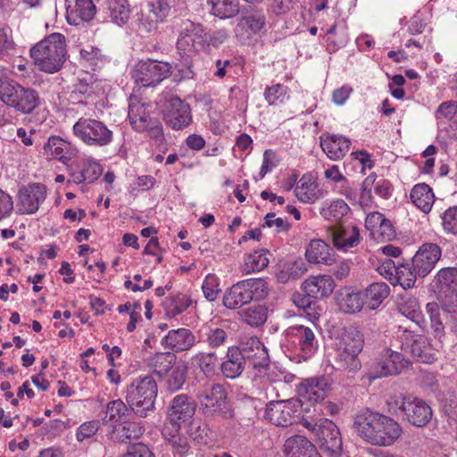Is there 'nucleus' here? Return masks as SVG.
I'll use <instances>...</instances> for the list:
<instances>
[{
  "label": "nucleus",
  "instance_id": "f257e3e1",
  "mask_svg": "<svg viewBox=\"0 0 457 457\" xmlns=\"http://www.w3.org/2000/svg\"><path fill=\"white\" fill-rule=\"evenodd\" d=\"M353 427L360 437L376 446H391L403 433L395 419L369 409L355 415Z\"/></svg>",
  "mask_w": 457,
  "mask_h": 457
},
{
  "label": "nucleus",
  "instance_id": "f03ea898",
  "mask_svg": "<svg viewBox=\"0 0 457 457\" xmlns=\"http://www.w3.org/2000/svg\"><path fill=\"white\" fill-rule=\"evenodd\" d=\"M65 46L64 36L53 33L32 47L30 54L40 71L54 73L65 62Z\"/></svg>",
  "mask_w": 457,
  "mask_h": 457
},
{
  "label": "nucleus",
  "instance_id": "7ed1b4c3",
  "mask_svg": "<svg viewBox=\"0 0 457 457\" xmlns=\"http://www.w3.org/2000/svg\"><path fill=\"white\" fill-rule=\"evenodd\" d=\"M0 100L25 114L31 113L40 104V97L36 90L21 87L13 80L1 78Z\"/></svg>",
  "mask_w": 457,
  "mask_h": 457
},
{
  "label": "nucleus",
  "instance_id": "20e7f679",
  "mask_svg": "<svg viewBox=\"0 0 457 457\" xmlns=\"http://www.w3.org/2000/svg\"><path fill=\"white\" fill-rule=\"evenodd\" d=\"M268 295V286L262 278H249L234 284L223 295V305L238 309L252 301H260Z\"/></svg>",
  "mask_w": 457,
  "mask_h": 457
},
{
  "label": "nucleus",
  "instance_id": "39448f33",
  "mask_svg": "<svg viewBox=\"0 0 457 457\" xmlns=\"http://www.w3.org/2000/svg\"><path fill=\"white\" fill-rule=\"evenodd\" d=\"M158 387L152 377H145L132 382L127 388L126 400L133 413L145 418L153 411Z\"/></svg>",
  "mask_w": 457,
  "mask_h": 457
},
{
  "label": "nucleus",
  "instance_id": "423d86ee",
  "mask_svg": "<svg viewBox=\"0 0 457 457\" xmlns=\"http://www.w3.org/2000/svg\"><path fill=\"white\" fill-rule=\"evenodd\" d=\"M204 415L207 417L231 420L234 411L227 400V394L223 386L212 383L200 390L197 394Z\"/></svg>",
  "mask_w": 457,
  "mask_h": 457
},
{
  "label": "nucleus",
  "instance_id": "0eeeda50",
  "mask_svg": "<svg viewBox=\"0 0 457 457\" xmlns=\"http://www.w3.org/2000/svg\"><path fill=\"white\" fill-rule=\"evenodd\" d=\"M402 419L412 426L423 428L432 419L430 405L423 399L413 395H402L395 401Z\"/></svg>",
  "mask_w": 457,
  "mask_h": 457
},
{
  "label": "nucleus",
  "instance_id": "6e6552de",
  "mask_svg": "<svg viewBox=\"0 0 457 457\" xmlns=\"http://www.w3.org/2000/svg\"><path fill=\"white\" fill-rule=\"evenodd\" d=\"M73 131L76 137L90 146L108 145L113 137L112 131L103 121L90 118L79 119Z\"/></svg>",
  "mask_w": 457,
  "mask_h": 457
},
{
  "label": "nucleus",
  "instance_id": "1a4fd4ad",
  "mask_svg": "<svg viewBox=\"0 0 457 457\" xmlns=\"http://www.w3.org/2000/svg\"><path fill=\"white\" fill-rule=\"evenodd\" d=\"M301 400L271 401L267 404L265 418L275 426L287 427L295 423L301 415Z\"/></svg>",
  "mask_w": 457,
  "mask_h": 457
},
{
  "label": "nucleus",
  "instance_id": "9d476101",
  "mask_svg": "<svg viewBox=\"0 0 457 457\" xmlns=\"http://www.w3.org/2000/svg\"><path fill=\"white\" fill-rule=\"evenodd\" d=\"M320 448L330 457H339L342 452L343 442L337 425L328 419H321L313 427Z\"/></svg>",
  "mask_w": 457,
  "mask_h": 457
},
{
  "label": "nucleus",
  "instance_id": "9b49d317",
  "mask_svg": "<svg viewBox=\"0 0 457 457\" xmlns=\"http://www.w3.org/2000/svg\"><path fill=\"white\" fill-rule=\"evenodd\" d=\"M402 350L410 353L416 361L431 363L436 360L435 349L421 335L405 329L401 337Z\"/></svg>",
  "mask_w": 457,
  "mask_h": 457
},
{
  "label": "nucleus",
  "instance_id": "f8f14e48",
  "mask_svg": "<svg viewBox=\"0 0 457 457\" xmlns=\"http://www.w3.org/2000/svg\"><path fill=\"white\" fill-rule=\"evenodd\" d=\"M170 72V65L154 60L141 62L137 65L134 78L143 87H153L162 81Z\"/></svg>",
  "mask_w": 457,
  "mask_h": 457
},
{
  "label": "nucleus",
  "instance_id": "ddd939ff",
  "mask_svg": "<svg viewBox=\"0 0 457 457\" xmlns=\"http://www.w3.org/2000/svg\"><path fill=\"white\" fill-rule=\"evenodd\" d=\"M318 327L314 322L309 325H296L287 328L288 336L294 337L297 341V347L304 360L314 355L319 348L316 332Z\"/></svg>",
  "mask_w": 457,
  "mask_h": 457
},
{
  "label": "nucleus",
  "instance_id": "4468645a",
  "mask_svg": "<svg viewBox=\"0 0 457 457\" xmlns=\"http://www.w3.org/2000/svg\"><path fill=\"white\" fill-rule=\"evenodd\" d=\"M163 118L173 129H182L187 127L192 121L189 104L179 97H170L165 103Z\"/></svg>",
  "mask_w": 457,
  "mask_h": 457
},
{
  "label": "nucleus",
  "instance_id": "2eb2a0df",
  "mask_svg": "<svg viewBox=\"0 0 457 457\" xmlns=\"http://www.w3.org/2000/svg\"><path fill=\"white\" fill-rule=\"evenodd\" d=\"M245 364L253 369H265L270 365L268 351L260 339L256 337L245 338L238 347Z\"/></svg>",
  "mask_w": 457,
  "mask_h": 457
},
{
  "label": "nucleus",
  "instance_id": "dca6fc26",
  "mask_svg": "<svg viewBox=\"0 0 457 457\" xmlns=\"http://www.w3.org/2000/svg\"><path fill=\"white\" fill-rule=\"evenodd\" d=\"M331 390L330 378L327 377L311 378L305 379L298 386V396L303 401L319 403L323 401Z\"/></svg>",
  "mask_w": 457,
  "mask_h": 457
},
{
  "label": "nucleus",
  "instance_id": "f3484780",
  "mask_svg": "<svg viewBox=\"0 0 457 457\" xmlns=\"http://www.w3.org/2000/svg\"><path fill=\"white\" fill-rule=\"evenodd\" d=\"M441 257V248L436 244H424L412 258L413 270L419 277L427 276Z\"/></svg>",
  "mask_w": 457,
  "mask_h": 457
},
{
  "label": "nucleus",
  "instance_id": "a211bd4d",
  "mask_svg": "<svg viewBox=\"0 0 457 457\" xmlns=\"http://www.w3.org/2000/svg\"><path fill=\"white\" fill-rule=\"evenodd\" d=\"M170 0H154L150 4L148 12L142 15L139 22V29L142 32L151 33L158 28V23L162 22L170 12Z\"/></svg>",
  "mask_w": 457,
  "mask_h": 457
},
{
  "label": "nucleus",
  "instance_id": "6ab92c4d",
  "mask_svg": "<svg viewBox=\"0 0 457 457\" xmlns=\"http://www.w3.org/2000/svg\"><path fill=\"white\" fill-rule=\"evenodd\" d=\"M46 188L44 185L34 183L19 192V210L21 213H34L46 199Z\"/></svg>",
  "mask_w": 457,
  "mask_h": 457
},
{
  "label": "nucleus",
  "instance_id": "aec40b11",
  "mask_svg": "<svg viewBox=\"0 0 457 457\" xmlns=\"http://www.w3.org/2000/svg\"><path fill=\"white\" fill-rule=\"evenodd\" d=\"M195 411V404L190 401L189 396L184 394L178 395L170 403L168 419L175 428H179L181 423L190 420Z\"/></svg>",
  "mask_w": 457,
  "mask_h": 457
},
{
  "label": "nucleus",
  "instance_id": "412c9836",
  "mask_svg": "<svg viewBox=\"0 0 457 457\" xmlns=\"http://www.w3.org/2000/svg\"><path fill=\"white\" fill-rule=\"evenodd\" d=\"M328 232L337 249L347 250L360 242V230L355 225L345 226L342 223H337L328 228Z\"/></svg>",
  "mask_w": 457,
  "mask_h": 457
},
{
  "label": "nucleus",
  "instance_id": "4be33fe9",
  "mask_svg": "<svg viewBox=\"0 0 457 457\" xmlns=\"http://www.w3.org/2000/svg\"><path fill=\"white\" fill-rule=\"evenodd\" d=\"M197 37L179 36L177 40V49L179 58L175 62V69L181 74L182 78H193L192 58L188 54L195 48V42Z\"/></svg>",
  "mask_w": 457,
  "mask_h": 457
},
{
  "label": "nucleus",
  "instance_id": "5701e85b",
  "mask_svg": "<svg viewBox=\"0 0 457 457\" xmlns=\"http://www.w3.org/2000/svg\"><path fill=\"white\" fill-rule=\"evenodd\" d=\"M265 25V16L261 12L255 11L243 15L236 28L235 33L240 40L249 39L253 35L259 33Z\"/></svg>",
  "mask_w": 457,
  "mask_h": 457
},
{
  "label": "nucleus",
  "instance_id": "b1692460",
  "mask_svg": "<svg viewBox=\"0 0 457 457\" xmlns=\"http://www.w3.org/2000/svg\"><path fill=\"white\" fill-rule=\"evenodd\" d=\"M335 287L336 284L329 275L311 277L302 285L304 293L315 300L329 296Z\"/></svg>",
  "mask_w": 457,
  "mask_h": 457
},
{
  "label": "nucleus",
  "instance_id": "393cba45",
  "mask_svg": "<svg viewBox=\"0 0 457 457\" xmlns=\"http://www.w3.org/2000/svg\"><path fill=\"white\" fill-rule=\"evenodd\" d=\"M145 432V427L141 422L132 421L129 419L120 424L114 425L110 431L112 440L120 443H129L138 439Z\"/></svg>",
  "mask_w": 457,
  "mask_h": 457
},
{
  "label": "nucleus",
  "instance_id": "a878e982",
  "mask_svg": "<svg viewBox=\"0 0 457 457\" xmlns=\"http://www.w3.org/2000/svg\"><path fill=\"white\" fill-rule=\"evenodd\" d=\"M284 447L287 457H321L314 445L303 436H291Z\"/></svg>",
  "mask_w": 457,
  "mask_h": 457
},
{
  "label": "nucleus",
  "instance_id": "bb28decb",
  "mask_svg": "<svg viewBox=\"0 0 457 457\" xmlns=\"http://www.w3.org/2000/svg\"><path fill=\"white\" fill-rule=\"evenodd\" d=\"M195 343V336L187 328L172 329L162 340V345L164 347L170 348L175 352L187 351Z\"/></svg>",
  "mask_w": 457,
  "mask_h": 457
},
{
  "label": "nucleus",
  "instance_id": "cd10ccee",
  "mask_svg": "<svg viewBox=\"0 0 457 457\" xmlns=\"http://www.w3.org/2000/svg\"><path fill=\"white\" fill-rule=\"evenodd\" d=\"M245 365V360L243 359L239 348L230 346L228 348L225 360L220 363V371L225 378L234 379L243 373Z\"/></svg>",
  "mask_w": 457,
  "mask_h": 457
},
{
  "label": "nucleus",
  "instance_id": "c85d7f7f",
  "mask_svg": "<svg viewBox=\"0 0 457 457\" xmlns=\"http://www.w3.org/2000/svg\"><path fill=\"white\" fill-rule=\"evenodd\" d=\"M351 142L346 137L337 135L320 137V146L327 156L331 160H339L350 149Z\"/></svg>",
  "mask_w": 457,
  "mask_h": 457
},
{
  "label": "nucleus",
  "instance_id": "c756f323",
  "mask_svg": "<svg viewBox=\"0 0 457 457\" xmlns=\"http://www.w3.org/2000/svg\"><path fill=\"white\" fill-rule=\"evenodd\" d=\"M331 252L333 250L323 240L313 239L306 248L305 257L311 263L331 265L335 261Z\"/></svg>",
  "mask_w": 457,
  "mask_h": 457
},
{
  "label": "nucleus",
  "instance_id": "7c9ffc66",
  "mask_svg": "<svg viewBox=\"0 0 457 457\" xmlns=\"http://www.w3.org/2000/svg\"><path fill=\"white\" fill-rule=\"evenodd\" d=\"M96 12V8L92 0H76L74 8L67 10L66 19L70 24L78 26L93 20Z\"/></svg>",
  "mask_w": 457,
  "mask_h": 457
},
{
  "label": "nucleus",
  "instance_id": "2f4dec72",
  "mask_svg": "<svg viewBox=\"0 0 457 457\" xmlns=\"http://www.w3.org/2000/svg\"><path fill=\"white\" fill-rule=\"evenodd\" d=\"M361 293L364 306L369 310H375L389 295L390 288L386 283L375 282Z\"/></svg>",
  "mask_w": 457,
  "mask_h": 457
},
{
  "label": "nucleus",
  "instance_id": "473e14b6",
  "mask_svg": "<svg viewBox=\"0 0 457 457\" xmlns=\"http://www.w3.org/2000/svg\"><path fill=\"white\" fill-rule=\"evenodd\" d=\"M337 304L345 313H355L364 306L361 292H355L351 288H343L336 296Z\"/></svg>",
  "mask_w": 457,
  "mask_h": 457
},
{
  "label": "nucleus",
  "instance_id": "72a5a7b5",
  "mask_svg": "<svg viewBox=\"0 0 457 457\" xmlns=\"http://www.w3.org/2000/svg\"><path fill=\"white\" fill-rule=\"evenodd\" d=\"M128 117L133 129L137 131H145L154 119L149 117L145 104L131 99L129 105Z\"/></svg>",
  "mask_w": 457,
  "mask_h": 457
},
{
  "label": "nucleus",
  "instance_id": "f704fd0d",
  "mask_svg": "<svg viewBox=\"0 0 457 457\" xmlns=\"http://www.w3.org/2000/svg\"><path fill=\"white\" fill-rule=\"evenodd\" d=\"M132 412L131 408L127 406L121 400H113L107 403L103 421L104 424H110L113 428L114 425L129 419Z\"/></svg>",
  "mask_w": 457,
  "mask_h": 457
},
{
  "label": "nucleus",
  "instance_id": "c9c22d12",
  "mask_svg": "<svg viewBox=\"0 0 457 457\" xmlns=\"http://www.w3.org/2000/svg\"><path fill=\"white\" fill-rule=\"evenodd\" d=\"M176 359L172 353H157L147 360V367L153 374L163 378L174 368Z\"/></svg>",
  "mask_w": 457,
  "mask_h": 457
},
{
  "label": "nucleus",
  "instance_id": "e433bc0d",
  "mask_svg": "<svg viewBox=\"0 0 457 457\" xmlns=\"http://www.w3.org/2000/svg\"><path fill=\"white\" fill-rule=\"evenodd\" d=\"M398 312L407 319L421 327L424 323L423 315L418 300L411 295H403L397 302Z\"/></svg>",
  "mask_w": 457,
  "mask_h": 457
},
{
  "label": "nucleus",
  "instance_id": "4c0bfd02",
  "mask_svg": "<svg viewBox=\"0 0 457 457\" xmlns=\"http://www.w3.org/2000/svg\"><path fill=\"white\" fill-rule=\"evenodd\" d=\"M411 199L417 208L428 213L434 204L435 196L429 186L421 183L414 186L411 192Z\"/></svg>",
  "mask_w": 457,
  "mask_h": 457
},
{
  "label": "nucleus",
  "instance_id": "58836bf2",
  "mask_svg": "<svg viewBox=\"0 0 457 457\" xmlns=\"http://www.w3.org/2000/svg\"><path fill=\"white\" fill-rule=\"evenodd\" d=\"M269 253L270 252L266 249H259L247 254L245 258V263L241 268L242 271L245 274H250L264 270L270 262L268 258Z\"/></svg>",
  "mask_w": 457,
  "mask_h": 457
},
{
  "label": "nucleus",
  "instance_id": "ea45409f",
  "mask_svg": "<svg viewBox=\"0 0 457 457\" xmlns=\"http://www.w3.org/2000/svg\"><path fill=\"white\" fill-rule=\"evenodd\" d=\"M211 12L220 19H229L239 12L238 0H208Z\"/></svg>",
  "mask_w": 457,
  "mask_h": 457
},
{
  "label": "nucleus",
  "instance_id": "a19ab883",
  "mask_svg": "<svg viewBox=\"0 0 457 457\" xmlns=\"http://www.w3.org/2000/svg\"><path fill=\"white\" fill-rule=\"evenodd\" d=\"M80 63L92 71L101 67L106 62V56L96 46H87L80 50Z\"/></svg>",
  "mask_w": 457,
  "mask_h": 457
},
{
  "label": "nucleus",
  "instance_id": "79ce46f5",
  "mask_svg": "<svg viewBox=\"0 0 457 457\" xmlns=\"http://www.w3.org/2000/svg\"><path fill=\"white\" fill-rule=\"evenodd\" d=\"M191 304V300L187 295L178 293L167 297L163 302V307L166 315L169 318H174L178 314L182 313Z\"/></svg>",
  "mask_w": 457,
  "mask_h": 457
},
{
  "label": "nucleus",
  "instance_id": "37998d69",
  "mask_svg": "<svg viewBox=\"0 0 457 457\" xmlns=\"http://www.w3.org/2000/svg\"><path fill=\"white\" fill-rule=\"evenodd\" d=\"M437 293L457 290V268L441 269L436 276Z\"/></svg>",
  "mask_w": 457,
  "mask_h": 457
},
{
  "label": "nucleus",
  "instance_id": "c03bdc74",
  "mask_svg": "<svg viewBox=\"0 0 457 457\" xmlns=\"http://www.w3.org/2000/svg\"><path fill=\"white\" fill-rule=\"evenodd\" d=\"M316 191V184L310 177L303 176L295 188V195L303 203H314L319 198Z\"/></svg>",
  "mask_w": 457,
  "mask_h": 457
},
{
  "label": "nucleus",
  "instance_id": "a18cd8bd",
  "mask_svg": "<svg viewBox=\"0 0 457 457\" xmlns=\"http://www.w3.org/2000/svg\"><path fill=\"white\" fill-rule=\"evenodd\" d=\"M112 20L118 25L125 24L129 18L127 0H106Z\"/></svg>",
  "mask_w": 457,
  "mask_h": 457
},
{
  "label": "nucleus",
  "instance_id": "49530a36",
  "mask_svg": "<svg viewBox=\"0 0 457 457\" xmlns=\"http://www.w3.org/2000/svg\"><path fill=\"white\" fill-rule=\"evenodd\" d=\"M363 337L361 333L354 328H350L345 331L342 337L340 346L352 353H361L363 348Z\"/></svg>",
  "mask_w": 457,
  "mask_h": 457
},
{
  "label": "nucleus",
  "instance_id": "de8ad7c7",
  "mask_svg": "<svg viewBox=\"0 0 457 457\" xmlns=\"http://www.w3.org/2000/svg\"><path fill=\"white\" fill-rule=\"evenodd\" d=\"M201 370L205 375L213 374L220 364L216 353H200L194 357Z\"/></svg>",
  "mask_w": 457,
  "mask_h": 457
},
{
  "label": "nucleus",
  "instance_id": "09e8293b",
  "mask_svg": "<svg viewBox=\"0 0 457 457\" xmlns=\"http://www.w3.org/2000/svg\"><path fill=\"white\" fill-rule=\"evenodd\" d=\"M358 355L359 353H352L346 349L339 347L337 359L338 365L341 369L355 372L361 366Z\"/></svg>",
  "mask_w": 457,
  "mask_h": 457
},
{
  "label": "nucleus",
  "instance_id": "8fccbe9b",
  "mask_svg": "<svg viewBox=\"0 0 457 457\" xmlns=\"http://www.w3.org/2000/svg\"><path fill=\"white\" fill-rule=\"evenodd\" d=\"M187 369L184 365L174 367L166 380L167 389L170 392L179 390L186 381Z\"/></svg>",
  "mask_w": 457,
  "mask_h": 457
},
{
  "label": "nucleus",
  "instance_id": "3c124183",
  "mask_svg": "<svg viewBox=\"0 0 457 457\" xmlns=\"http://www.w3.org/2000/svg\"><path fill=\"white\" fill-rule=\"evenodd\" d=\"M426 308L429 314L434 337L441 341L442 337L445 336V327L440 319L439 307L436 303H428Z\"/></svg>",
  "mask_w": 457,
  "mask_h": 457
},
{
  "label": "nucleus",
  "instance_id": "603ef678",
  "mask_svg": "<svg viewBox=\"0 0 457 457\" xmlns=\"http://www.w3.org/2000/svg\"><path fill=\"white\" fill-rule=\"evenodd\" d=\"M418 274L413 270V267L409 265L398 266L396 271L395 283L400 284L403 288H411L415 281Z\"/></svg>",
  "mask_w": 457,
  "mask_h": 457
},
{
  "label": "nucleus",
  "instance_id": "864d4df0",
  "mask_svg": "<svg viewBox=\"0 0 457 457\" xmlns=\"http://www.w3.org/2000/svg\"><path fill=\"white\" fill-rule=\"evenodd\" d=\"M243 318L247 324L258 327L265 322L267 316L265 310L262 307L258 306L253 309L245 310L243 312Z\"/></svg>",
  "mask_w": 457,
  "mask_h": 457
},
{
  "label": "nucleus",
  "instance_id": "5fc2aeb1",
  "mask_svg": "<svg viewBox=\"0 0 457 457\" xmlns=\"http://www.w3.org/2000/svg\"><path fill=\"white\" fill-rule=\"evenodd\" d=\"M46 146L49 148L52 154L54 155V157L59 161L64 162L65 160H68L64 154L66 149L68 148V144L61 137H50L47 141Z\"/></svg>",
  "mask_w": 457,
  "mask_h": 457
},
{
  "label": "nucleus",
  "instance_id": "6e6d98bb",
  "mask_svg": "<svg viewBox=\"0 0 457 457\" xmlns=\"http://www.w3.org/2000/svg\"><path fill=\"white\" fill-rule=\"evenodd\" d=\"M442 308L448 313H457V289L444 293H437Z\"/></svg>",
  "mask_w": 457,
  "mask_h": 457
},
{
  "label": "nucleus",
  "instance_id": "4d7b16f0",
  "mask_svg": "<svg viewBox=\"0 0 457 457\" xmlns=\"http://www.w3.org/2000/svg\"><path fill=\"white\" fill-rule=\"evenodd\" d=\"M376 375L375 377H387L391 375H395L400 372V367L398 365H395L393 361H390L387 358L378 361L375 366Z\"/></svg>",
  "mask_w": 457,
  "mask_h": 457
},
{
  "label": "nucleus",
  "instance_id": "13d9d810",
  "mask_svg": "<svg viewBox=\"0 0 457 457\" xmlns=\"http://www.w3.org/2000/svg\"><path fill=\"white\" fill-rule=\"evenodd\" d=\"M202 289L204 295V297L210 301H214L218 294L220 293L219 284L216 281V278L212 275H208L202 286Z\"/></svg>",
  "mask_w": 457,
  "mask_h": 457
},
{
  "label": "nucleus",
  "instance_id": "bf43d9fd",
  "mask_svg": "<svg viewBox=\"0 0 457 457\" xmlns=\"http://www.w3.org/2000/svg\"><path fill=\"white\" fill-rule=\"evenodd\" d=\"M99 429L98 421H87L79 426L77 430V440L82 442L86 439L92 437Z\"/></svg>",
  "mask_w": 457,
  "mask_h": 457
},
{
  "label": "nucleus",
  "instance_id": "052dcab7",
  "mask_svg": "<svg viewBox=\"0 0 457 457\" xmlns=\"http://www.w3.org/2000/svg\"><path fill=\"white\" fill-rule=\"evenodd\" d=\"M442 219L444 228L457 235V206L448 208L444 212Z\"/></svg>",
  "mask_w": 457,
  "mask_h": 457
},
{
  "label": "nucleus",
  "instance_id": "680f3d73",
  "mask_svg": "<svg viewBox=\"0 0 457 457\" xmlns=\"http://www.w3.org/2000/svg\"><path fill=\"white\" fill-rule=\"evenodd\" d=\"M228 340V334L222 328L210 329L206 341L211 347L217 348L223 345Z\"/></svg>",
  "mask_w": 457,
  "mask_h": 457
},
{
  "label": "nucleus",
  "instance_id": "e2e57ef3",
  "mask_svg": "<svg viewBox=\"0 0 457 457\" xmlns=\"http://www.w3.org/2000/svg\"><path fill=\"white\" fill-rule=\"evenodd\" d=\"M275 216L276 214L274 212L267 213L264 217V222L262 224V227L271 228L272 226H275L277 232L288 231L290 224L282 218H275Z\"/></svg>",
  "mask_w": 457,
  "mask_h": 457
},
{
  "label": "nucleus",
  "instance_id": "0e129e2a",
  "mask_svg": "<svg viewBox=\"0 0 457 457\" xmlns=\"http://www.w3.org/2000/svg\"><path fill=\"white\" fill-rule=\"evenodd\" d=\"M295 0H271L270 11L276 15H284L295 8Z\"/></svg>",
  "mask_w": 457,
  "mask_h": 457
},
{
  "label": "nucleus",
  "instance_id": "69168bd1",
  "mask_svg": "<svg viewBox=\"0 0 457 457\" xmlns=\"http://www.w3.org/2000/svg\"><path fill=\"white\" fill-rule=\"evenodd\" d=\"M286 91L281 84H276L268 87L265 90L264 96L270 104H276L278 101H282Z\"/></svg>",
  "mask_w": 457,
  "mask_h": 457
},
{
  "label": "nucleus",
  "instance_id": "338daca9",
  "mask_svg": "<svg viewBox=\"0 0 457 457\" xmlns=\"http://www.w3.org/2000/svg\"><path fill=\"white\" fill-rule=\"evenodd\" d=\"M457 112V102L455 101H448L442 103L437 111H436V118H445L451 120L454 114Z\"/></svg>",
  "mask_w": 457,
  "mask_h": 457
},
{
  "label": "nucleus",
  "instance_id": "774afa93",
  "mask_svg": "<svg viewBox=\"0 0 457 457\" xmlns=\"http://www.w3.org/2000/svg\"><path fill=\"white\" fill-rule=\"evenodd\" d=\"M124 457H154L149 448L141 443L133 445L129 447Z\"/></svg>",
  "mask_w": 457,
  "mask_h": 457
}]
</instances>
